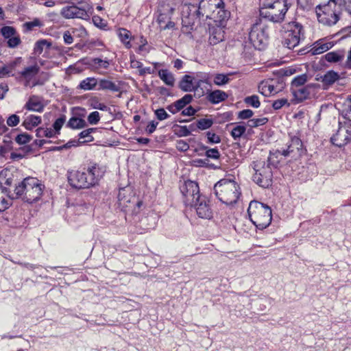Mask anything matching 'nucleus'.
<instances>
[{"label":"nucleus","instance_id":"4468645a","mask_svg":"<svg viewBox=\"0 0 351 351\" xmlns=\"http://www.w3.org/2000/svg\"><path fill=\"white\" fill-rule=\"evenodd\" d=\"M332 143L342 147L351 141V123L348 121L339 122V128L331 137Z\"/></svg>","mask_w":351,"mask_h":351},{"label":"nucleus","instance_id":"603ef678","mask_svg":"<svg viewBox=\"0 0 351 351\" xmlns=\"http://www.w3.org/2000/svg\"><path fill=\"white\" fill-rule=\"evenodd\" d=\"M2 35L7 39L16 34V30L10 26H5L1 29Z\"/></svg>","mask_w":351,"mask_h":351},{"label":"nucleus","instance_id":"69168bd1","mask_svg":"<svg viewBox=\"0 0 351 351\" xmlns=\"http://www.w3.org/2000/svg\"><path fill=\"white\" fill-rule=\"evenodd\" d=\"M288 104L287 99H280L274 101L272 106L275 110L280 109L283 106Z\"/></svg>","mask_w":351,"mask_h":351},{"label":"nucleus","instance_id":"8fccbe9b","mask_svg":"<svg viewBox=\"0 0 351 351\" xmlns=\"http://www.w3.org/2000/svg\"><path fill=\"white\" fill-rule=\"evenodd\" d=\"M92 65L95 66L97 69L103 68L107 69L108 68L110 63L108 60H101V58H93L92 60Z\"/></svg>","mask_w":351,"mask_h":351},{"label":"nucleus","instance_id":"6ab92c4d","mask_svg":"<svg viewBox=\"0 0 351 351\" xmlns=\"http://www.w3.org/2000/svg\"><path fill=\"white\" fill-rule=\"evenodd\" d=\"M225 27L226 26L223 25L214 24L209 28V43L210 45H215L223 40Z\"/></svg>","mask_w":351,"mask_h":351},{"label":"nucleus","instance_id":"a878e982","mask_svg":"<svg viewBox=\"0 0 351 351\" xmlns=\"http://www.w3.org/2000/svg\"><path fill=\"white\" fill-rule=\"evenodd\" d=\"M282 156L281 155V149H276L275 152H270L266 163L271 168H276L280 164Z\"/></svg>","mask_w":351,"mask_h":351},{"label":"nucleus","instance_id":"f257e3e1","mask_svg":"<svg viewBox=\"0 0 351 351\" xmlns=\"http://www.w3.org/2000/svg\"><path fill=\"white\" fill-rule=\"evenodd\" d=\"M103 172L99 165L95 164L80 170L68 173L69 184L76 189H88L97 184Z\"/></svg>","mask_w":351,"mask_h":351},{"label":"nucleus","instance_id":"f3484780","mask_svg":"<svg viewBox=\"0 0 351 351\" xmlns=\"http://www.w3.org/2000/svg\"><path fill=\"white\" fill-rule=\"evenodd\" d=\"M196 209L197 215L202 219H210L212 217V210L208 204L205 197H200L198 202L194 203L193 206Z\"/></svg>","mask_w":351,"mask_h":351},{"label":"nucleus","instance_id":"c85d7f7f","mask_svg":"<svg viewBox=\"0 0 351 351\" xmlns=\"http://www.w3.org/2000/svg\"><path fill=\"white\" fill-rule=\"evenodd\" d=\"M117 35L126 48H131L132 45L130 43V40L132 38V34L129 30L125 28H119L117 30Z\"/></svg>","mask_w":351,"mask_h":351},{"label":"nucleus","instance_id":"0e129e2a","mask_svg":"<svg viewBox=\"0 0 351 351\" xmlns=\"http://www.w3.org/2000/svg\"><path fill=\"white\" fill-rule=\"evenodd\" d=\"M176 148L182 152H186L189 149V145L184 140H179L176 143Z\"/></svg>","mask_w":351,"mask_h":351},{"label":"nucleus","instance_id":"cd10ccee","mask_svg":"<svg viewBox=\"0 0 351 351\" xmlns=\"http://www.w3.org/2000/svg\"><path fill=\"white\" fill-rule=\"evenodd\" d=\"M41 122V117L36 115H29L23 121L22 125L28 130H32Z\"/></svg>","mask_w":351,"mask_h":351},{"label":"nucleus","instance_id":"338daca9","mask_svg":"<svg viewBox=\"0 0 351 351\" xmlns=\"http://www.w3.org/2000/svg\"><path fill=\"white\" fill-rule=\"evenodd\" d=\"M158 123L152 121L147 126L146 131L148 134H152L156 129Z\"/></svg>","mask_w":351,"mask_h":351},{"label":"nucleus","instance_id":"7ed1b4c3","mask_svg":"<svg viewBox=\"0 0 351 351\" xmlns=\"http://www.w3.org/2000/svg\"><path fill=\"white\" fill-rule=\"evenodd\" d=\"M213 190L219 200L226 205L236 204L241 195L239 185L230 179L220 180L215 184Z\"/></svg>","mask_w":351,"mask_h":351},{"label":"nucleus","instance_id":"f8f14e48","mask_svg":"<svg viewBox=\"0 0 351 351\" xmlns=\"http://www.w3.org/2000/svg\"><path fill=\"white\" fill-rule=\"evenodd\" d=\"M80 7L77 5L66 6L62 8V14L66 19H81L88 20L93 12L91 5L88 3H80Z\"/></svg>","mask_w":351,"mask_h":351},{"label":"nucleus","instance_id":"bb28decb","mask_svg":"<svg viewBox=\"0 0 351 351\" xmlns=\"http://www.w3.org/2000/svg\"><path fill=\"white\" fill-rule=\"evenodd\" d=\"M158 76L162 82L169 86L175 84V77L172 73L167 69H160L158 71Z\"/></svg>","mask_w":351,"mask_h":351},{"label":"nucleus","instance_id":"6e6d98bb","mask_svg":"<svg viewBox=\"0 0 351 351\" xmlns=\"http://www.w3.org/2000/svg\"><path fill=\"white\" fill-rule=\"evenodd\" d=\"M206 156L207 158L212 159H219L220 158V153L217 148L208 149L206 151Z\"/></svg>","mask_w":351,"mask_h":351},{"label":"nucleus","instance_id":"72a5a7b5","mask_svg":"<svg viewBox=\"0 0 351 351\" xmlns=\"http://www.w3.org/2000/svg\"><path fill=\"white\" fill-rule=\"evenodd\" d=\"M322 78V81L325 85H331L339 80V75L337 72L329 71Z\"/></svg>","mask_w":351,"mask_h":351},{"label":"nucleus","instance_id":"dca6fc26","mask_svg":"<svg viewBox=\"0 0 351 351\" xmlns=\"http://www.w3.org/2000/svg\"><path fill=\"white\" fill-rule=\"evenodd\" d=\"M223 5L222 0H201L198 12L202 14V17L213 18V14L216 12L219 6Z\"/></svg>","mask_w":351,"mask_h":351},{"label":"nucleus","instance_id":"79ce46f5","mask_svg":"<svg viewBox=\"0 0 351 351\" xmlns=\"http://www.w3.org/2000/svg\"><path fill=\"white\" fill-rule=\"evenodd\" d=\"M55 132L51 128H39L36 130V136L38 138L48 137L51 138L55 136Z\"/></svg>","mask_w":351,"mask_h":351},{"label":"nucleus","instance_id":"393cba45","mask_svg":"<svg viewBox=\"0 0 351 351\" xmlns=\"http://www.w3.org/2000/svg\"><path fill=\"white\" fill-rule=\"evenodd\" d=\"M206 98L211 104H216L225 101L228 98V94L223 90H215L209 93Z\"/></svg>","mask_w":351,"mask_h":351},{"label":"nucleus","instance_id":"9d476101","mask_svg":"<svg viewBox=\"0 0 351 351\" xmlns=\"http://www.w3.org/2000/svg\"><path fill=\"white\" fill-rule=\"evenodd\" d=\"M118 202L121 209L125 213H137L142 202L132 192L121 189L118 194Z\"/></svg>","mask_w":351,"mask_h":351},{"label":"nucleus","instance_id":"39448f33","mask_svg":"<svg viewBox=\"0 0 351 351\" xmlns=\"http://www.w3.org/2000/svg\"><path fill=\"white\" fill-rule=\"evenodd\" d=\"M342 0H329L327 3L315 8L317 20L324 25H335L340 19Z\"/></svg>","mask_w":351,"mask_h":351},{"label":"nucleus","instance_id":"09e8293b","mask_svg":"<svg viewBox=\"0 0 351 351\" xmlns=\"http://www.w3.org/2000/svg\"><path fill=\"white\" fill-rule=\"evenodd\" d=\"M245 130L246 128L245 125H237L232 129L231 135L234 139H237L240 138L245 133Z\"/></svg>","mask_w":351,"mask_h":351},{"label":"nucleus","instance_id":"37998d69","mask_svg":"<svg viewBox=\"0 0 351 351\" xmlns=\"http://www.w3.org/2000/svg\"><path fill=\"white\" fill-rule=\"evenodd\" d=\"M230 74L225 75L223 73H218L215 76L214 83L217 86H223L230 82L228 76Z\"/></svg>","mask_w":351,"mask_h":351},{"label":"nucleus","instance_id":"4be33fe9","mask_svg":"<svg viewBox=\"0 0 351 351\" xmlns=\"http://www.w3.org/2000/svg\"><path fill=\"white\" fill-rule=\"evenodd\" d=\"M224 5L219 6L216 12H215L213 19L215 25L226 26V21L229 18L230 12L223 9Z\"/></svg>","mask_w":351,"mask_h":351},{"label":"nucleus","instance_id":"ddd939ff","mask_svg":"<svg viewBox=\"0 0 351 351\" xmlns=\"http://www.w3.org/2000/svg\"><path fill=\"white\" fill-rule=\"evenodd\" d=\"M180 191L184 197V202L186 205L193 206L194 203L198 202L199 195L198 184L193 181H185L180 187Z\"/></svg>","mask_w":351,"mask_h":351},{"label":"nucleus","instance_id":"680f3d73","mask_svg":"<svg viewBox=\"0 0 351 351\" xmlns=\"http://www.w3.org/2000/svg\"><path fill=\"white\" fill-rule=\"evenodd\" d=\"M20 119L16 114L10 115L7 119V124L10 127H14L19 123Z\"/></svg>","mask_w":351,"mask_h":351},{"label":"nucleus","instance_id":"c03bdc74","mask_svg":"<svg viewBox=\"0 0 351 351\" xmlns=\"http://www.w3.org/2000/svg\"><path fill=\"white\" fill-rule=\"evenodd\" d=\"M213 124L212 119H200L197 121V127L201 130L210 128Z\"/></svg>","mask_w":351,"mask_h":351},{"label":"nucleus","instance_id":"412c9836","mask_svg":"<svg viewBox=\"0 0 351 351\" xmlns=\"http://www.w3.org/2000/svg\"><path fill=\"white\" fill-rule=\"evenodd\" d=\"M199 10V5L197 8L193 4H186L184 5L182 14L189 18L193 23H195L196 19H200L202 14L198 12Z\"/></svg>","mask_w":351,"mask_h":351},{"label":"nucleus","instance_id":"1a4fd4ad","mask_svg":"<svg viewBox=\"0 0 351 351\" xmlns=\"http://www.w3.org/2000/svg\"><path fill=\"white\" fill-rule=\"evenodd\" d=\"M175 10L173 0H164L160 3L157 22L160 31L173 29L175 27V23L171 20Z\"/></svg>","mask_w":351,"mask_h":351},{"label":"nucleus","instance_id":"49530a36","mask_svg":"<svg viewBox=\"0 0 351 351\" xmlns=\"http://www.w3.org/2000/svg\"><path fill=\"white\" fill-rule=\"evenodd\" d=\"M32 139V136L27 133H22L17 135L15 138V141L19 145H25L29 143Z\"/></svg>","mask_w":351,"mask_h":351},{"label":"nucleus","instance_id":"3c124183","mask_svg":"<svg viewBox=\"0 0 351 351\" xmlns=\"http://www.w3.org/2000/svg\"><path fill=\"white\" fill-rule=\"evenodd\" d=\"M95 130V128H88L81 132L79 134L80 138H86L84 141L91 142L93 141V137L91 133Z\"/></svg>","mask_w":351,"mask_h":351},{"label":"nucleus","instance_id":"e2e57ef3","mask_svg":"<svg viewBox=\"0 0 351 351\" xmlns=\"http://www.w3.org/2000/svg\"><path fill=\"white\" fill-rule=\"evenodd\" d=\"M254 114V112L252 110L245 109L240 111L238 114L239 119H247L252 117Z\"/></svg>","mask_w":351,"mask_h":351},{"label":"nucleus","instance_id":"13d9d810","mask_svg":"<svg viewBox=\"0 0 351 351\" xmlns=\"http://www.w3.org/2000/svg\"><path fill=\"white\" fill-rule=\"evenodd\" d=\"M154 114H155L156 118L159 121H163L169 117V115L167 113V112L162 108L156 110L154 112Z\"/></svg>","mask_w":351,"mask_h":351},{"label":"nucleus","instance_id":"de8ad7c7","mask_svg":"<svg viewBox=\"0 0 351 351\" xmlns=\"http://www.w3.org/2000/svg\"><path fill=\"white\" fill-rule=\"evenodd\" d=\"M268 119L266 117L252 119L247 121V125L251 128H256L265 125Z\"/></svg>","mask_w":351,"mask_h":351},{"label":"nucleus","instance_id":"4c0bfd02","mask_svg":"<svg viewBox=\"0 0 351 351\" xmlns=\"http://www.w3.org/2000/svg\"><path fill=\"white\" fill-rule=\"evenodd\" d=\"M307 80L308 76L306 74H302L295 77L291 82V90L302 87Z\"/></svg>","mask_w":351,"mask_h":351},{"label":"nucleus","instance_id":"f03ea898","mask_svg":"<svg viewBox=\"0 0 351 351\" xmlns=\"http://www.w3.org/2000/svg\"><path fill=\"white\" fill-rule=\"evenodd\" d=\"M44 185L36 178L28 177L16 186V197H23L24 201L32 204L39 200L43 195Z\"/></svg>","mask_w":351,"mask_h":351},{"label":"nucleus","instance_id":"b1692460","mask_svg":"<svg viewBox=\"0 0 351 351\" xmlns=\"http://www.w3.org/2000/svg\"><path fill=\"white\" fill-rule=\"evenodd\" d=\"M25 108L30 111L43 112L44 106L40 101L38 97L33 95L31 96L25 105Z\"/></svg>","mask_w":351,"mask_h":351},{"label":"nucleus","instance_id":"c756f323","mask_svg":"<svg viewBox=\"0 0 351 351\" xmlns=\"http://www.w3.org/2000/svg\"><path fill=\"white\" fill-rule=\"evenodd\" d=\"M99 86L97 90H109L117 92L119 90V86L112 81L106 79H101L98 81Z\"/></svg>","mask_w":351,"mask_h":351},{"label":"nucleus","instance_id":"58836bf2","mask_svg":"<svg viewBox=\"0 0 351 351\" xmlns=\"http://www.w3.org/2000/svg\"><path fill=\"white\" fill-rule=\"evenodd\" d=\"M51 46V43L47 40H38L34 46V51L35 54L40 55L43 53L44 47H47V48H50Z\"/></svg>","mask_w":351,"mask_h":351},{"label":"nucleus","instance_id":"9b49d317","mask_svg":"<svg viewBox=\"0 0 351 351\" xmlns=\"http://www.w3.org/2000/svg\"><path fill=\"white\" fill-rule=\"evenodd\" d=\"M284 40V46L289 49L297 47L300 41L302 33V26L296 22H291L286 25Z\"/></svg>","mask_w":351,"mask_h":351},{"label":"nucleus","instance_id":"aec40b11","mask_svg":"<svg viewBox=\"0 0 351 351\" xmlns=\"http://www.w3.org/2000/svg\"><path fill=\"white\" fill-rule=\"evenodd\" d=\"M40 66L37 64L25 67L20 72L21 77L25 80L24 85L25 86H30V82L39 73Z\"/></svg>","mask_w":351,"mask_h":351},{"label":"nucleus","instance_id":"4d7b16f0","mask_svg":"<svg viewBox=\"0 0 351 351\" xmlns=\"http://www.w3.org/2000/svg\"><path fill=\"white\" fill-rule=\"evenodd\" d=\"M21 43V39L16 34L8 39L7 44L10 48H14Z\"/></svg>","mask_w":351,"mask_h":351},{"label":"nucleus","instance_id":"5701e85b","mask_svg":"<svg viewBox=\"0 0 351 351\" xmlns=\"http://www.w3.org/2000/svg\"><path fill=\"white\" fill-rule=\"evenodd\" d=\"M334 46L333 42L328 41L325 39H320L316 41L313 44V47L312 48L313 54H321L330 49H331Z\"/></svg>","mask_w":351,"mask_h":351},{"label":"nucleus","instance_id":"2eb2a0df","mask_svg":"<svg viewBox=\"0 0 351 351\" xmlns=\"http://www.w3.org/2000/svg\"><path fill=\"white\" fill-rule=\"evenodd\" d=\"M303 153V143L297 136H290L289 141L285 147L281 148V155L283 157L291 156L297 158L301 156Z\"/></svg>","mask_w":351,"mask_h":351},{"label":"nucleus","instance_id":"0eeeda50","mask_svg":"<svg viewBox=\"0 0 351 351\" xmlns=\"http://www.w3.org/2000/svg\"><path fill=\"white\" fill-rule=\"evenodd\" d=\"M268 39L267 26L265 21L259 18L252 26L249 40L255 49L261 50L267 45Z\"/></svg>","mask_w":351,"mask_h":351},{"label":"nucleus","instance_id":"6e6552de","mask_svg":"<svg viewBox=\"0 0 351 351\" xmlns=\"http://www.w3.org/2000/svg\"><path fill=\"white\" fill-rule=\"evenodd\" d=\"M255 173L253 180L255 183L263 188H267L272 183V168L264 160H256L252 165Z\"/></svg>","mask_w":351,"mask_h":351},{"label":"nucleus","instance_id":"7c9ffc66","mask_svg":"<svg viewBox=\"0 0 351 351\" xmlns=\"http://www.w3.org/2000/svg\"><path fill=\"white\" fill-rule=\"evenodd\" d=\"M345 56L343 50L331 51L325 55V59L328 62H339L343 60Z\"/></svg>","mask_w":351,"mask_h":351},{"label":"nucleus","instance_id":"864d4df0","mask_svg":"<svg viewBox=\"0 0 351 351\" xmlns=\"http://www.w3.org/2000/svg\"><path fill=\"white\" fill-rule=\"evenodd\" d=\"M65 122V117L62 116L56 120L54 123L53 124V128L54 129L55 134H60V130H61L62 125Z\"/></svg>","mask_w":351,"mask_h":351},{"label":"nucleus","instance_id":"473e14b6","mask_svg":"<svg viewBox=\"0 0 351 351\" xmlns=\"http://www.w3.org/2000/svg\"><path fill=\"white\" fill-rule=\"evenodd\" d=\"M97 84L98 81L96 78L87 77L80 82L79 88L84 90H90L96 88Z\"/></svg>","mask_w":351,"mask_h":351},{"label":"nucleus","instance_id":"5fc2aeb1","mask_svg":"<svg viewBox=\"0 0 351 351\" xmlns=\"http://www.w3.org/2000/svg\"><path fill=\"white\" fill-rule=\"evenodd\" d=\"M23 25L26 30L32 31L35 27H40L42 25V23L39 19H35L32 21L25 23Z\"/></svg>","mask_w":351,"mask_h":351},{"label":"nucleus","instance_id":"ea45409f","mask_svg":"<svg viewBox=\"0 0 351 351\" xmlns=\"http://www.w3.org/2000/svg\"><path fill=\"white\" fill-rule=\"evenodd\" d=\"M341 111L343 116L349 120L348 122L351 121V97L344 101Z\"/></svg>","mask_w":351,"mask_h":351},{"label":"nucleus","instance_id":"bf43d9fd","mask_svg":"<svg viewBox=\"0 0 351 351\" xmlns=\"http://www.w3.org/2000/svg\"><path fill=\"white\" fill-rule=\"evenodd\" d=\"M206 136L208 138V142L209 143H219L221 141L220 137L217 135L215 133H213L211 132H206Z\"/></svg>","mask_w":351,"mask_h":351},{"label":"nucleus","instance_id":"2f4dec72","mask_svg":"<svg viewBox=\"0 0 351 351\" xmlns=\"http://www.w3.org/2000/svg\"><path fill=\"white\" fill-rule=\"evenodd\" d=\"M179 88L185 92L192 91L194 89L192 77L189 75H184L179 83Z\"/></svg>","mask_w":351,"mask_h":351},{"label":"nucleus","instance_id":"e433bc0d","mask_svg":"<svg viewBox=\"0 0 351 351\" xmlns=\"http://www.w3.org/2000/svg\"><path fill=\"white\" fill-rule=\"evenodd\" d=\"M66 125L72 129H81L86 125V123L81 118L73 117L69 119Z\"/></svg>","mask_w":351,"mask_h":351},{"label":"nucleus","instance_id":"c9c22d12","mask_svg":"<svg viewBox=\"0 0 351 351\" xmlns=\"http://www.w3.org/2000/svg\"><path fill=\"white\" fill-rule=\"evenodd\" d=\"M258 90L265 96H269L276 93L274 85L269 84L267 82H262L258 86Z\"/></svg>","mask_w":351,"mask_h":351},{"label":"nucleus","instance_id":"052dcab7","mask_svg":"<svg viewBox=\"0 0 351 351\" xmlns=\"http://www.w3.org/2000/svg\"><path fill=\"white\" fill-rule=\"evenodd\" d=\"M100 119L99 113L97 111L92 112L88 116V121L90 124H97Z\"/></svg>","mask_w":351,"mask_h":351},{"label":"nucleus","instance_id":"a19ab883","mask_svg":"<svg viewBox=\"0 0 351 351\" xmlns=\"http://www.w3.org/2000/svg\"><path fill=\"white\" fill-rule=\"evenodd\" d=\"M193 100V97L191 95H185L181 99L177 100L174 102L178 108L181 110H182L187 104H190Z\"/></svg>","mask_w":351,"mask_h":351},{"label":"nucleus","instance_id":"774afa93","mask_svg":"<svg viewBox=\"0 0 351 351\" xmlns=\"http://www.w3.org/2000/svg\"><path fill=\"white\" fill-rule=\"evenodd\" d=\"M63 39L64 42L67 45H70L73 42V36L69 31H66L64 33Z\"/></svg>","mask_w":351,"mask_h":351},{"label":"nucleus","instance_id":"a211bd4d","mask_svg":"<svg viewBox=\"0 0 351 351\" xmlns=\"http://www.w3.org/2000/svg\"><path fill=\"white\" fill-rule=\"evenodd\" d=\"M316 86V84H311L306 86L293 88L291 90L295 102L300 103L308 99Z\"/></svg>","mask_w":351,"mask_h":351},{"label":"nucleus","instance_id":"20e7f679","mask_svg":"<svg viewBox=\"0 0 351 351\" xmlns=\"http://www.w3.org/2000/svg\"><path fill=\"white\" fill-rule=\"evenodd\" d=\"M288 9L287 0H265L260 8V18L273 23H282Z\"/></svg>","mask_w":351,"mask_h":351},{"label":"nucleus","instance_id":"423d86ee","mask_svg":"<svg viewBox=\"0 0 351 351\" xmlns=\"http://www.w3.org/2000/svg\"><path fill=\"white\" fill-rule=\"evenodd\" d=\"M247 213L252 222L261 230L266 228L271 223V209L265 204L258 201H252L250 203Z\"/></svg>","mask_w":351,"mask_h":351},{"label":"nucleus","instance_id":"a18cd8bd","mask_svg":"<svg viewBox=\"0 0 351 351\" xmlns=\"http://www.w3.org/2000/svg\"><path fill=\"white\" fill-rule=\"evenodd\" d=\"M244 102L248 105V106H251L254 108H258L261 105V103H260V101H259V98L257 95H253L252 96H249V97H246L245 99H244Z\"/></svg>","mask_w":351,"mask_h":351},{"label":"nucleus","instance_id":"f704fd0d","mask_svg":"<svg viewBox=\"0 0 351 351\" xmlns=\"http://www.w3.org/2000/svg\"><path fill=\"white\" fill-rule=\"evenodd\" d=\"M11 205V200L8 194V190L0 192V213L8 209Z\"/></svg>","mask_w":351,"mask_h":351}]
</instances>
